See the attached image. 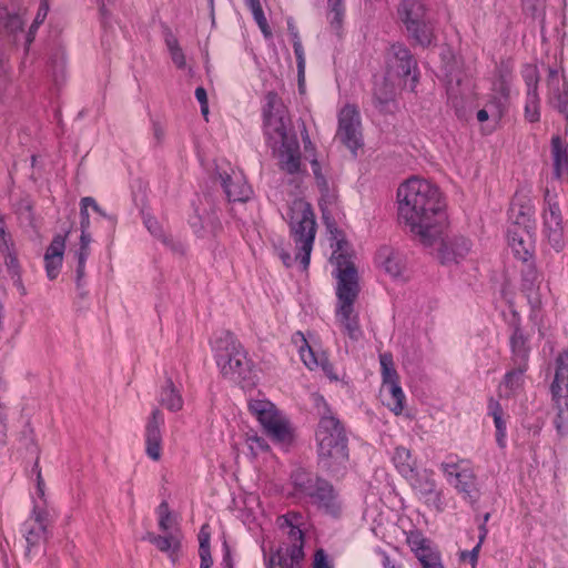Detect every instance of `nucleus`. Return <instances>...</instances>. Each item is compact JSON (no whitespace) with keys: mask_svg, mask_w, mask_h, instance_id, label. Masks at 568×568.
<instances>
[{"mask_svg":"<svg viewBox=\"0 0 568 568\" xmlns=\"http://www.w3.org/2000/svg\"><path fill=\"white\" fill-rule=\"evenodd\" d=\"M398 216L423 245H432L446 227L444 203L437 186L412 178L397 190Z\"/></svg>","mask_w":568,"mask_h":568,"instance_id":"1","label":"nucleus"},{"mask_svg":"<svg viewBox=\"0 0 568 568\" xmlns=\"http://www.w3.org/2000/svg\"><path fill=\"white\" fill-rule=\"evenodd\" d=\"M331 262L335 265L336 304L335 320L342 332L351 339L358 341L363 336L359 315L355 302L359 294L357 271L354 264L342 253L334 252Z\"/></svg>","mask_w":568,"mask_h":568,"instance_id":"2","label":"nucleus"},{"mask_svg":"<svg viewBox=\"0 0 568 568\" xmlns=\"http://www.w3.org/2000/svg\"><path fill=\"white\" fill-rule=\"evenodd\" d=\"M320 415L316 430L318 464L325 470L338 474L348 460L347 437L343 425L333 414L328 404L321 395L314 396Z\"/></svg>","mask_w":568,"mask_h":568,"instance_id":"3","label":"nucleus"},{"mask_svg":"<svg viewBox=\"0 0 568 568\" xmlns=\"http://www.w3.org/2000/svg\"><path fill=\"white\" fill-rule=\"evenodd\" d=\"M285 217L297 248L295 260L300 261L303 270H306L316 235V221L312 206L303 199H294L288 204Z\"/></svg>","mask_w":568,"mask_h":568,"instance_id":"4","label":"nucleus"},{"mask_svg":"<svg viewBox=\"0 0 568 568\" xmlns=\"http://www.w3.org/2000/svg\"><path fill=\"white\" fill-rule=\"evenodd\" d=\"M216 364L224 377L233 381L246 379L252 362L236 337L229 331H221L212 341Z\"/></svg>","mask_w":568,"mask_h":568,"instance_id":"5","label":"nucleus"},{"mask_svg":"<svg viewBox=\"0 0 568 568\" xmlns=\"http://www.w3.org/2000/svg\"><path fill=\"white\" fill-rule=\"evenodd\" d=\"M550 392L556 412L554 425L560 437H568V353H561L556 361L555 378Z\"/></svg>","mask_w":568,"mask_h":568,"instance_id":"6","label":"nucleus"},{"mask_svg":"<svg viewBox=\"0 0 568 568\" xmlns=\"http://www.w3.org/2000/svg\"><path fill=\"white\" fill-rule=\"evenodd\" d=\"M398 16L417 44L428 47L433 43V27L420 0H403L398 7Z\"/></svg>","mask_w":568,"mask_h":568,"instance_id":"7","label":"nucleus"},{"mask_svg":"<svg viewBox=\"0 0 568 568\" xmlns=\"http://www.w3.org/2000/svg\"><path fill=\"white\" fill-rule=\"evenodd\" d=\"M248 409L274 442L283 445L291 443L293 435L290 423L273 403L267 399H251Z\"/></svg>","mask_w":568,"mask_h":568,"instance_id":"8","label":"nucleus"},{"mask_svg":"<svg viewBox=\"0 0 568 568\" xmlns=\"http://www.w3.org/2000/svg\"><path fill=\"white\" fill-rule=\"evenodd\" d=\"M287 121L285 108L277 93L267 92L263 104V129L272 148L275 149L278 143L294 136L287 133Z\"/></svg>","mask_w":568,"mask_h":568,"instance_id":"9","label":"nucleus"},{"mask_svg":"<svg viewBox=\"0 0 568 568\" xmlns=\"http://www.w3.org/2000/svg\"><path fill=\"white\" fill-rule=\"evenodd\" d=\"M542 210V234L549 245L556 251L561 252L566 245L564 221L561 211L557 201V194L548 189L544 195Z\"/></svg>","mask_w":568,"mask_h":568,"instance_id":"10","label":"nucleus"},{"mask_svg":"<svg viewBox=\"0 0 568 568\" xmlns=\"http://www.w3.org/2000/svg\"><path fill=\"white\" fill-rule=\"evenodd\" d=\"M464 460L443 462L439 466L446 480L452 485L463 498L476 504L479 499V493L476 483V475L471 468L463 466Z\"/></svg>","mask_w":568,"mask_h":568,"instance_id":"11","label":"nucleus"},{"mask_svg":"<svg viewBox=\"0 0 568 568\" xmlns=\"http://www.w3.org/2000/svg\"><path fill=\"white\" fill-rule=\"evenodd\" d=\"M336 139L353 154L363 146L361 115L355 105L346 104L339 111Z\"/></svg>","mask_w":568,"mask_h":568,"instance_id":"12","label":"nucleus"},{"mask_svg":"<svg viewBox=\"0 0 568 568\" xmlns=\"http://www.w3.org/2000/svg\"><path fill=\"white\" fill-rule=\"evenodd\" d=\"M388 71L402 78H410L409 88L413 91L418 82L417 62L410 51L402 43L389 47L386 55Z\"/></svg>","mask_w":568,"mask_h":568,"instance_id":"13","label":"nucleus"},{"mask_svg":"<svg viewBox=\"0 0 568 568\" xmlns=\"http://www.w3.org/2000/svg\"><path fill=\"white\" fill-rule=\"evenodd\" d=\"M48 511L34 505L30 517L22 524L21 532L27 542V552L45 539L47 528L49 526Z\"/></svg>","mask_w":568,"mask_h":568,"instance_id":"14","label":"nucleus"},{"mask_svg":"<svg viewBox=\"0 0 568 568\" xmlns=\"http://www.w3.org/2000/svg\"><path fill=\"white\" fill-rule=\"evenodd\" d=\"M217 174L229 201L246 202L251 197L252 189L242 171L232 168L226 171L217 166Z\"/></svg>","mask_w":568,"mask_h":568,"instance_id":"15","label":"nucleus"},{"mask_svg":"<svg viewBox=\"0 0 568 568\" xmlns=\"http://www.w3.org/2000/svg\"><path fill=\"white\" fill-rule=\"evenodd\" d=\"M444 231L440 236L437 237L432 245H425L426 247H433L437 245V257L443 264L458 263L463 260L470 251L469 240L463 236H455L452 239L444 237Z\"/></svg>","mask_w":568,"mask_h":568,"instance_id":"16","label":"nucleus"},{"mask_svg":"<svg viewBox=\"0 0 568 568\" xmlns=\"http://www.w3.org/2000/svg\"><path fill=\"white\" fill-rule=\"evenodd\" d=\"M547 102L568 118V81L564 74L552 68L548 69Z\"/></svg>","mask_w":568,"mask_h":568,"instance_id":"17","label":"nucleus"},{"mask_svg":"<svg viewBox=\"0 0 568 568\" xmlns=\"http://www.w3.org/2000/svg\"><path fill=\"white\" fill-rule=\"evenodd\" d=\"M164 416L158 408L153 409L145 424L144 442L146 456L158 462L162 457V432Z\"/></svg>","mask_w":568,"mask_h":568,"instance_id":"18","label":"nucleus"},{"mask_svg":"<svg viewBox=\"0 0 568 568\" xmlns=\"http://www.w3.org/2000/svg\"><path fill=\"white\" fill-rule=\"evenodd\" d=\"M308 498L324 514L334 518L341 516L342 501L333 485L327 480L323 479Z\"/></svg>","mask_w":568,"mask_h":568,"instance_id":"19","label":"nucleus"},{"mask_svg":"<svg viewBox=\"0 0 568 568\" xmlns=\"http://www.w3.org/2000/svg\"><path fill=\"white\" fill-rule=\"evenodd\" d=\"M540 284L541 275L537 272L536 267L531 263H525L521 268V290L532 312H536L541 306Z\"/></svg>","mask_w":568,"mask_h":568,"instance_id":"20","label":"nucleus"},{"mask_svg":"<svg viewBox=\"0 0 568 568\" xmlns=\"http://www.w3.org/2000/svg\"><path fill=\"white\" fill-rule=\"evenodd\" d=\"M510 365L528 367L531 346L528 335L525 334L519 324H515L509 337Z\"/></svg>","mask_w":568,"mask_h":568,"instance_id":"21","label":"nucleus"},{"mask_svg":"<svg viewBox=\"0 0 568 568\" xmlns=\"http://www.w3.org/2000/svg\"><path fill=\"white\" fill-rule=\"evenodd\" d=\"M68 234L69 232L55 235L44 253L45 273L51 281L58 277L62 267Z\"/></svg>","mask_w":568,"mask_h":568,"instance_id":"22","label":"nucleus"},{"mask_svg":"<svg viewBox=\"0 0 568 568\" xmlns=\"http://www.w3.org/2000/svg\"><path fill=\"white\" fill-rule=\"evenodd\" d=\"M376 263L379 268L389 274L394 278L402 276L405 268L404 256L400 252L392 246H381L376 253Z\"/></svg>","mask_w":568,"mask_h":568,"instance_id":"23","label":"nucleus"},{"mask_svg":"<svg viewBox=\"0 0 568 568\" xmlns=\"http://www.w3.org/2000/svg\"><path fill=\"white\" fill-rule=\"evenodd\" d=\"M278 144L277 158L281 169L290 174L298 172L301 151L296 136L290 138Z\"/></svg>","mask_w":568,"mask_h":568,"instance_id":"24","label":"nucleus"},{"mask_svg":"<svg viewBox=\"0 0 568 568\" xmlns=\"http://www.w3.org/2000/svg\"><path fill=\"white\" fill-rule=\"evenodd\" d=\"M528 367L511 366L499 384V395L503 397H515L524 390L526 372Z\"/></svg>","mask_w":568,"mask_h":568,"instance_id":"25","label":"nucleus"},{"mask_svg":"<svg viewBox=\"0 0 568 568\" xmlns=\"http://www.w3.org/2000/svg\"><path fill=\"white\" fill-rule=\"evenodd\" d=\"M412 480L414 490L425 498L426 501L437 505L440 501V493L436 488V481L433 478V473L424 470L420 474H415L408 477Z\"/></svg>","mask_w":568,"mask_h":568,"instance_id":"26","label":"nucleus"},{"mask_svg":"<svg viewBox=\"0 0 568 568\" xmlns=\"http://www.w3.org/2000/svg\"><path fill=\"white\" fill-rule=\"evenodd\" d=\"M382 396L384 397L385 405L395 414H402L405 403V394L399 385V382H389L382 384Z\"/></svg>","mask_w":568,"mask_h":568,"instance_id":"27","label":"nucleus"},{"mask_svg":"<svg viewBox=\"0 0 568 568\" xmlns=\"http://www.w3.org/2000/svg\"><path fill=\"white\" fill-rule=\"evenodd\" d=\"M291 479L296 493L305 497H310L320 483L323 481L322 478L303 468L295 469L291 475Z\"/></svg>","mask_w":568,"mask_h":568,"instance_id":"28","label":"nucleus"},{"mask_svg":"<svg viewBox=\"0 0 568 568\" xmlns=\"http://www.w3.org/2000/svg\"><path fill=\"white\" fill-rule=\"evenodd\" d=\"M534 214V207L530 200L526 195L516 194L510 209L509 216L517 225H525L530 221Z\"/></svg>","mask_w":568,"mask_h":568,"instance_id":"29","label":"nucleus"},{"mask_svg":"<svg viewBox=\"0 0 568 568\" xmlns=\"http://www.w3.org/2000/svg\"><path fill=\"white\" fill-rule=\"evenodd\" d=\"M278 526L282 529H287V535L291 542H304V535L301 529L303 524V516L300 513L291 511L286 515L280 516L277 519Z\"/></svg>","mask_w":568,"mask_h":568,"instance_id":"30","label":"nucleus"},{"mask_svg":"<svg viewBox=\"0 0 568 568\" xmlns=\"http://www.w3.org/2000/svg\"><path fill=\"white\" fill-rule=\"evenodd\" d=\"M397 471L405 478L413 477L416 469V462L408 448L397 446L392 457Z\"/></svg>","mask_w":568,"mask_h":568,"instance_id":"31","label":"nucleus"},{"mask_svg":"<svg viewBox=\"0 0 568 568\" xmlns=\"http://www.w3.org/2000/svg\"><path fill=\"white\" fill-rule=\"evenodd\" d=\"M551 149L555 160V173L557 178L566 179L568 182V143L561 146L559 136L551 140Z\"/></svg>","mask_w":568,"mask_h":568,"instance_id":"32","label":"nucleus"},{"mask_svg":"<svg viewBox=\"0 0 568 568\" xmlns=\"http://www.w3.org/2000/svg\"><path fill=\"white\" fill-rule=\"evenodd\" d=\"M160 403L171 412H178L183 407L182 396L171 379L166 381V385L161 390Z\"/></svg>","mask_w":568,"mask_h":568,"instance_id":"33","label":"nucleus"},{"mask_svg":"<svg viewBox=\"0 0 568 568\" xmlns=\"http://www.w3.org/2000/svg\"><path fill=\"white\" fill-rule=\"evenodd\" d=\"M287 30L290 32V36L292 38L294 53L296 57L297 62V71H298V81L301 82L304 78L305 72V53L304 49L300 39V34L297 31V28L295 27L293 19L287 20Z\"/></svg>","mask_w":568,"mask_h":568,"instance_id":"34","label":"nucleus"},{"mask_svg":"<svg viewBox=\"0 0 568 568\" xmlns=\"http://www.w3.org/2000/svg\"><path fill=\"white\" fill-rule=\"evenodd\" d=\"M508 241L515 256L524 263L529 262L531 257V243L526 241L516 231L508 232Z\"/></svg>","mask_w":568,"mask_h":568,"instance_id":"35","label":"nucleus"},{"mask_svg":"<svg viewBox=\"0 0 568 568\" xmlns=\"http://www.w3.org/2000/svg\"><path fill=\"white\" fill-rule=\"evenodd\" d=\"M146 539L155 545L159 550L166 552L172 558L180 546L178 536L172 532H168L164 536L148 534Z\"/></svg>","mask_w":568,"mask_h":568,"instance_id":"36","label":"nucleus"},{"mask_svg":"<svg viewBox=\"0 0 568 568\" xmlns=\"http://www.w3.org/2000/svg\"><path fill=\"white\" fill-rule=\"evenodd\" d=\"M16 212L20 220V223L26 227H31L36 230L38 227L37 219L33 212V204L30 199L24 197L21 199L17 203Z\"/></svg>","mask_w":568,"mask_h":568,"instance_id":"37","label":"nucleus"},{"mask_svg":"<svg viewBox=\"0 0 568 568\" xmlns=\"http://www.w3.org/2000/svg\"><path fill=\"white\" fill-rule=\"evenodd\" d=\"M293 341L295 342V344L298 345V352H300V356H301V359L303 361V363L310 369H313L314 367H316L318 365V362L314 355V352L307 344V341L305 339L304 335L301 332H297L293 336Z\"/></svg>","mask_w":568,"mask_h":568,"instance_id":"38","label":"nucleus"},{"mask_svg":"<svg viewBox=\"0 0 568 568\" xmlns=\"http://www.w3.org/2000/svg\"><path fill=\"white\" fill-rule=\"evenodd\" d=\"M89 255H90V246L80 245L75 252V257H77V262H78L77 270H75V273H77L75 283H77V287L80 291V294L82 296L84 295V292H82V288L84 285L83 278L85 276V262H87V258Z\"/></svg>","mask_w":568,"mask_h":568,"instance_id":"39","label":"nucleus"},{"mask_svg":"<svg viewBox=\"0 0 568 568\" xmlns=\"http://www.w3.org/2000/svg\"><path fill=\"white\" fill-rule=\"evenodd\" d=\"M89 210H90L89 204H85L84 197H82L80 201V229H81L80 245H82V246H90V243H91V235L89 233V229H90Z\"/></svg>","mask_w":568,"mask_h":568,"instance_id":"40","label":"nucleus"},{"mask_svg":"<svg viewBox=\"0 0 568 568\" xmlns=\"http://www.w3.org/2000/svg\"><path fill=\"white\" fill-rule=\"evenodd\" d=\"M165 43L173 63L176 65V68L184 69L186 67L185 55L179 44L178 39L173 34H168L165 38Z\"/></svg>","mask_w":568,"mask_h":568,"instance_id":"41","label":"nucleus"},{"mask_svg":"<svg viewBox=\"0 0 568 568\" xmlns=\"http://www.w3.org/2000/svg\"><path fill=\"white\" fill-rule=\"evenodd\" d=\"M525 119L531 123L540 119V98L538 93H526Z\"/></svg>","mask_w":568,"mask_h":568,"instance_id":"42","label":"nucleus"},{"mask_svg":"<svg viewBox=\"0 0 568 568\" xmlns=\"http://www.w3.org/2000/svg\"><path fill=\"white\" fill-rule=\"evenodd\" d=\"M379 362H381V368H382L383 384L389 383V382H397L398 374L394 367L393 356L387 353L382 354L379 356Z\"/></svg>","mask_w":568,"mask_h":568,"instance_id":"43","label":"nucleus"},{"mask_svg":"<svg viewBox=\"0 0 568 568\" xmlns=\"http://www.w3.org/2000/svg\"><path fill=\"white\" fill-rule=\"evenodd\" d=\"M521 74L527 87L526 93H538L539 72L537 67L527 64L524 67Z\"/></svg>","mask_w":568,"mask_h":568,"instance_id":"44","label":"nucleus"},{"mask_svg":"<svg viewBox=\"0 0 568 568\" xmlns=\"http://www.w3.org/2000/svg\"><path fill=\"white\" fill-rule=\"evenodd\" d=\"M328 2V20L333 28L339 29L344 16V6L342 0H327Z\"/></svg>","mask_w":568,"mask_h":568,"instance_id":"45","label":"nucleus"},{"mask_svg":"<svg viewBox=\"0 0 568 568\" xmlns=\"http://www.w3.org/2000/svg\"><path fill=\"white\" fill-rule=\"evenodd\" d=\"M304 542H293L286 549V555L284 556L287 559V568H300L298 564L304 557L303 551Z\"/></svg>","mask_w":568,"mask_h":568,"instance_id":"46","label":"nucleus"},{"mask_svg":"<svg viewBox=\"0 0 568 568\" xmlns=\"http://www.w3.org/2000/svg\"><path fill=\"white\" fill-rule=\"evenodd\" d=\"M1 254L3 255L4 257V263L6 265L8 266V268L10 270V272L12 273V276H17V280H14V283H17L19 286H22L21 285V280H20V276H19V265H18V260L16 257V255L13 254V251H12V243L9 244V247H8V251H0ZM23 290V287H21Z\"/></svg>","mask_w":568,"mask_h":568,"instance_id":"47","label":"nucleus"},{"mask_svg":"<svg viewBox=\"0 0 568 568\" xmlns=\"http://www.w3.org/2000/svg\"><path fill=\"white\" fill-rule=\"evenodd\" d=\"M423 568H427V565H432L439 559V555L432 548L430 544L418 551L414 552Z\"/></svg>","mask_w":568,"mask_h":568,"instance_id":"48","label":"nucleus"},{"mask_svg":"<svg viewBox=\"0 0 568 568\" xmlns=\"http://www.w3.org/2000/svg\"><path fill=\"white\" fill-rule=\"evenodd\" d=\"M49 11V6L47 0H43L42 3L39 7L38 13L34 18V21L32 26L30 27L29 33L27 36V43L30 44L33 40V33L37 30V28L44 21L47 14Z\"/></svg>","mask_w":568,"mask_h":568,"instance_id":"49","label":"nucleus"},{"mask_svg":"<svg viewBox=\"0 0 568 568\" xmlns=\"http://www.w3.org/2000/svg\"><path fill=\"white\" fill-rule=\"evenodd\" d=\"M50 63L52 65V71L55 80H58L59 77H62L64 73V65H65V53L63 50H58L52 57L50 58Z\"/></svg>","mask_w":568,"mask_h":568,"instance_id":"50","label":"nucleus"},{"mask_svg":"<svg viewBox=\"0 0 568 568\" xmlns=\"http://www.w3.org/2000/svg\"><path fill=\"white\" fill-rule=\"evenodd\" d=\"M159 516H160V520H159L160 529L164 532H169V530L172 527V518H171V514L169 511L168 505L165 503H162L159 506Z\"/></svg>","mask_w":568,"mask_h":568,"instance_id":"51","label":"nucleus"},{"mask_svg":"<svg viewBox=\"0 0 568 568\" xmlns=\"http://www.w3.org/2000/svg\"><path fill=\"white\" fill-rule=\"evenodd\" d=\"M246 444L252 454L254 455H256L258 452H264L268 448L265 439L257 435H247Z\"/></svg>","mask_w":568,"mask_h":568,"instance_id":"52","label":"nucleus"},{"mask_svg":"<svg viewBox=\"0 0 568 568\" xmlns=\"http://www.w3.org/2000/svg\"><path fill=\"white\" fill-rule=\"evenodd\" d=\"M247 7L250 8L254 20L256 21L257 26L265 24L267 21L260 0H245Z\"/></svg>","mask_w":568,"mask_h":568,"instance_id":"53","label":"nucleus"},{"mask_svg":"<svg viewBox=\"0 0 568 568\" xmlns=\"http://www.w3.org/2000/svg\"><path fill=\"white\" fill-rule=\"evenodd\" d=\"M84 203L89 204L90 209L97 213L100 217L105 219L111 226L114 225L115 220L112 215L108 214L98 203L97 201L91 196L84 197Z\"/></svg>","mask_w":568,"mask_h":568,"instance_id":"54","label":"nucleus"},{"mask_svg":"<svg viewBox=\"0 0 568 568\" xmlns=\"http://www.w3.org/2000/svg\"><path fill=\"white\" fill-rule=\"evenodd\" d=\"M407 541L413 552L418 551L420 548L430 544V541L419 532H410L407 537Z\"/></svg>","mask_w":568,"mask_h":568,"instance_id":"55","label":"nucleus"},{"mask_svg":"<svg viewBox=\"0 0 568 568\" xmlns=\"http://www.w3.org/2000/svg\"><path fill=\"white\" fill-rule=\"evenodd\" d=\"M199 554H210V531L209 526L204 525L202 526L200 532H199Z\"/></svg>","mask_w":568,"mask_h":568,"instance_id":"56","label":"nucleus"},{"mask_svg":"<svg viewBox=\"0 0 568 568\" xmlns=\"http://www.w3.org/2000/svg\"><path fill=\"white\" fill-rule=\"evenodd\" d=\"M267 568H287V559L280 551L272 555L267 561Z\"/></svg>","mask_w":568,"mask_h":568,"instance_id":"57","label":"nucleus"},{"mask_svg":"<svg viewBox=\"0 0 568 568\" xmlns=\"http://www.w3.org/2000/svg\"><path fill=\"white\" fill-rule=\"evenodd\" d=\"M312 171L315 175V179L317 181V184L321 186L322 190H327V182L324 178V175L321 173V166L317 160L312 161Z\"/></svg>","mask_w":568,"mask_h":568,"instance_id":"58","label":"nucleus"},{"mask_svg":"<svg viewBox=\"0 0 568 568\" xmlns=\"http://www.w3.org/2000/svg\"><path fill=\"white\" fill-rule=\"evenodd\" d=\"M493 417L496 432H506V423L501 418V409L497 403L495 404V409L493 410Z\"/></svg>","mask_w":568,"mask_h":568,"instance_id":"59","label":"nucleus"},{"mask_svg":"<svg viewBox=\"0 0 568 568\" xmlns=\"http://www.w3.org/2000/svg\"><path fill=\"white\" fill-rule=\"evenodd\" d=\"M11 243L10 236L6 232V225L2 216L0 215V251H8Z\"/></svg>","mask_w":568,"mask_h":568,"instance_id":"60","label":"nucleus"},{"mask_svg":"<svg viewBox=\"0 0 568 568\" xmlns=\"http://www.w3.org/2000/svg\"><path fill=\"white\" fill-rule=\"evenodd\" d=\"M152 134L156 144H161L165 136V131L159 122H154L152 125Z\"/></svg>","mask_w":568,"mask_h":568,"instance_id":"61","label":"nucleus"},{"mask_svg":"<svg viewBox=\"0 0 568 568\" xmlns=\"http://www.w3.org/2000/svg\"><path fill=\"white\" fill-rule=\"evenodd\" d=\"M314 568H331L324 550L320 549L315 552Z\"/></svg>","mask_w":568,"mask_h":568,"instance_id":"62","label":"nucleus"},{"mask_svg":"<svg viewBox=\"0 0 568 568\" xmlns=\"http://www.w3.org/2000/svg\"><path fill=\"white\" fill-rule=\"evenodd\" d=\"M480 547H481V544L477 542V545L470 551L462 552V558L463 559L469 558L471 565L474 566L478 560V554H479Z\"/></svg>","mask_w":568,"mask_h":568,"instance_id":"63","label":"nucleus"},{"mask_svg":"<svg viewBox=\"0 0 568 568\" xmlns=\"http://www.w3.org/2000/svg\"><path fill=\"white\" fill-rule=\"evenodd\" d=\"M144 224L153 235L159 236L161 234L159 223L155 219L148 216L144 219Z\"/></svg>","mask_w":568,"mask_h":568,"instance_id":"64","label":"nucleus"}]
</instances>
